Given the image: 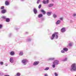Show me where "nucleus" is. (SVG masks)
I'll list each match as a JSON object with an SVG mask.
<instances>
[{"mask_svg":"<svg viewBox=\"0 0 76 76\" xmlns=\"http://www.w3.org/2000/svg\"><path fill=\"white\" fill-rule=\"evenodd\" d=\"M58 33H54V34H53L52 35V36L50 37V39L51 40H53L55 38V36H56V39H58Z\"/></svg>","mask_w":76,"mask_h":76,"instance_id":"f257e3e1","label":"nucleus"},{"mask_svg":"<svg viewBox=\"0 0 76 76\" xmlns=\"http://www.w3.org/2000/svg\"><path fill=\"white\" fill-rule=\"evenodd\" d=\"M70 70L71 72L76 71V64H73L71 65Z\"/></svg>","mask_w":76,"mask_h":76,"instance_id":"f03ea898","label":"nucleus"},{"mask_svg":"<svg viewBox=\"0 0 76 76\" xmlns=\"http://www.w3.org/2000/svg\"><path fill=\"white\" fill-rule=\"evenodd\" d=\"M28 62V60L26 59H23L22 60V63L24 64V65H26V63Z\"/></svg>","mask_w":76,"mask_h":76,"instance_id":"7ed1b4c3","label":"nucleus"},{"mask_svg":"<svg viewBox=\"0 0 76 76\" xmlns=\"http://www.w3.org/2000/svg\"><path fill=\"white\" fill-rule=\"evenodd\" d=\"M53 64L55 65H58L59 64V61L58 60H55L53 61Z\"/></svg>","mask_w":76,"mask_h":76,"instance_id":"20e7f679","label":"nucleus"},{"mask_svg":"<svg viewBox=\"0 0 76 76\" xmlns=\"http://www.w3.org/2000/svg\"><path fill=\"white\" fill-rule=\"evenodd\" d=\"M67 58L65 56H64L63 59H62V61H67Z\"/></svg>","mask_w":76,"mask_h":76,"instance_id":"39448f33","label":"nucleus"},{"mask_svg":"<svg viewBox=\"0 0 76 76\" xmlns=\"http://www.w3.org/2000/svg\"><path fill=\"white\" fill-rule=\"evenodd\" d=\"M43 3L45 4H48V3H49V0H46V1L45 0H44L43 1Z\"/></svg>","mask_w":76,"mask_h":76,"instance_id":"423d86ee","label":"nucleus"},{"mask_svg":"<svg viewBox=\"0 0 76 76\" xmlns=\"http://www.w3.org/2000/svg\"><path fill=\"white\" fill-rule=\"evenodd\" d=\"M61 31L62 33H64L65 32H66V28L64 27L61 29Z\"/></svg>","mask_w":76,"mask_h":76,"instance_id":"0eeeda50","label":"nucleus"},{"mask_svg":"<svg viewBox=\"0 0 76 76\" xmlns=\"http://www.w3.org/2000/svg\"><path fill=\"white\" fill-rule=\"evenodd\" d=\"M39 63V61H35L34 62L33 65L34 66H36V65H38Z\"/></svg>","mask_w":76,"mask_h":76,"instance_id":"6e6552de","label":"nucleus"},{"mask_svg":"<svg viewBox=\"0 0 76 76\" xmlns=\"http://www.w3.org/2000/svg\"><path fill=\"white\" fill-rule=\"evenodd\" d=\"M10 63H13L14 61H13V58L12 57L10 58Z\"/></svg>","mask_w":76,"mask_h":76,"instance_id":"1a4fd4ad","label":"nucleus"},{"mask_svg":"<svg viewBox=\"0 0 76 76\" xmlns=\"http://www.w3.org/2000/svg\"><path fill=\"white\" fill-rule=\"evenodd\" d=\"M6 12H7V11L6 10H3L1 11V13H2L3 14H4V13H6Z\"/></svg>","mask_w":76,"mask_h":76,"instance_id":"9d476101","label":"nucleus"},{"mask_svg":"<svg viewBox=\"0 0 76 76\" xmlns=\"http://www.w3.org/2000/svg\"><path fill=\"white\" fill-rule=\"evenodd\" d=\"M33 11L34 14H37V10L36 8L34 9Z\"/></svg>","mask_w":76,"mask_h":76,"instance_id":"9b49d317","label":"nucleus"},{"mask_svg":"<svg viewBox=\"0 0 76 76\" xmlns=\"http://www.w3.org/2000/svg\"><path fill=\"white\" fill-rule=\"evenodd\" d=\"M54 6V4H50L48 5V7H51Z\"/></svg>","mask_w":76,"mask_h":76,"instance_id":"f8f14e48","label":"nucleus"},{"mask_svg":"<svg viewBox=\"0 0 76 76\" xmlns=\"http://www.w3.org/2000/svg\"><path fill=\"white\" fill-rule=\"evenodd\" d=\"M53 18L56 19L57 17V15L56 14H53Z\"/></svg>","mask_w":76,"mask_h":76,"instance_id":"ddd939ff","label":"nucleus"},{"mask_svg":"<svg viewBox=\"0 0 76 76\" xmlns=\"http://www.w3.org/2000/svg\"><path fill=\"white\" fill-rule=\"evenodd\" d=\"M10 18H7L6 19V21L7 22H10Z\"/></svg>","mask_w":76,"mask_h":76,"instance_id":"4468645a","label":"nucleus"},{"mask_svg":"<svg viewBox=\"0 0 76 76\" xmlns=\"http://www.w3.org/2000/svg\"><path fill=\"white\" fill-rule=\"evenodd\" d=\"M61 22V21L60 20H58L56 22V25H58V24H60V23Z\"/></svg>","mask_w":76,"mask_h":76,"instance_id":"2eb2a0df","label":"nucleus"},{"mask_svg":"<svg viewBox=\"0 0 76 76\" xmlns=\"http://www.w3.org/2000/svg\"><path fill=\"white\" fill-rule=\"evenodd\" d=\"M63 50L64 51H65L66 52H67L68 51V49L66 48H64Z\"/></svg>","mask_w":76,"mask_h":76,"instance_id":"dca6fc26","label":"nucleus"},{"mask_svg":"<svg viewBox=\"0 0 76 76\" xmlns=\"http://www.w3.org/2000/svg\"><path fill=\"white\" fill-rule=\"evenodd\" d=\"M10 54L11 56H14L15 55V52L13 51H11Z\"/></svg>","mask_w":76,"mask_h":76,"instance_id":"f3484780","label":"nucleus"},{"mask_svg":"<svg viewBox=\"0 0 76 76\" xmlns=\"http://www.w3.org/2000/svg\"><path fill=\"white\" fill-rule=\"evenodd\" d=\"M5 4L6 6H8V5H9V2L8 1H6L5 2Z\"/></svg>","mask_w":76,"mask_h":76,"instance_id":"a211bd4d","label":"nucleus"},{"mask_svg":"<svg viewBox=\"0 0 76 76\" xmlns=\"http://www.w3.org/2000/svg\"><path fill=\"white\" fill-rule=\"evenodd\" d=\"M42 16H43V15H42V14H40L38 15L39 18H42Z\"/></svg>","mask_w":76,"mask_h":76,"instance_id":"6ab92c4d","label":"nucleus"},{"mask_svg":"<svg viewBox=\"0 0 76 76\" xmlns=\"http://www.w3.org/2000/svg\"><path fill=\"white\" fill-rule=\"evenodd\" d=\"M41 12L43 13V15H45V11H44L43 10H41Z\"/></svg>","mask_w":76,"mask_h":76,"instance_id":"aec40b11","label":"nucleus"},{"mask_svg":"<svg viewBox=\"0 0 76 76\" xmlns=\"http://www.w3.org/2000/svg\"><path fill=\"white\" fill-rule=\"evenodd\" d=\"M51 12H48L47 13V14L48 15V16H51Z\"/></svg>","mask_w":76,"mask_h":76,"instance_id":"412c9836","label":"nucleus"},{"mask_svg":"<svg viewBox=\"0 0 76 76\" xmlns=\"http://www.w3.org/2000/svg\"><path fill=\"white\" fill-rule=\"evenodd\" d=\"M48 60H54V58H50L48 59Z\"/></svg>","mask_w":76,"mask_h":76,"instance_id":"4be33fe9","label":"nucleus"},{"mask_svg":"<svg viewBox=\"0 0 76 76\" xmlns=\"http://www.w3.org/2000/svg\"><path fill=\"white\" fill-rule=\"evenodd\" d=\"M2 19H6V16H2L1 17Z\"/></svg>","mask_w":76,"mask_h":76,"instance_id":"5701e85b","label":"nucleus"},{"mask_svg":"<svg viewBox=\"0 0 76 76\" xmlns=\"http://www.w3.org/2000/svg\"><path fill=\"white\" fill-rule=\"evenodd\" d=\"M23 52H20L19 53V55H20V56H22V55H23Z\"/></svg>","mask_w":76,"mask_h":76,"instance_id":"b1692460","label":"nucleus"},{"mask_svg":"<svg viewBox=\"0 0 76 76\" xmlns=\"http://www.w3.org/2000/svg\"><path fill=\"white\" fill-rule=\"evenodd\" d=\"M20 74L19 73H17L16 75L17 76H20Z\"/></svg>","mask_w":76,"mask_h":76,"instance_id":"393cba45","label":"nucleus"},{"mask_svg":"<svg viewBox=\"0 0 76 76\" xmlns=\"http://www.w3.org/2000/svg\"><path fill=\"white\" fill-rule=\"evenodd\" d=\"M49 68L48 67H46L45 69V70H48L49 69Z\"/></svg>","mask_w":76,"mask_h":76,"instance_id":"a878e982","label":"nucleus"},{"mask_svg":"<svg viewBox=\"0 0 76 76\" xmlns=\"http://www.w3.org/2000/svg\"><path fill=\"white\" fill-rule=\"evenodd\" d=\"M4 64V63L3 62H0V64H1V65H3Z\"/></svg>","mask_w":76,"mask_h":76,"instance_id":"bb28decb","label":"nucleus"},{"mask_svg":"<svg viewBox=\"0 0 76 76\" xmlns=\"http://www.w3.org/2000/svg\"><path fill=\"white\" fill-rule=\"evenodd\" d=\"M3 28V25L0 24V29H2Z\"/></svg>","mask_w":76,"mask_h":76,"instance_id":"cd10ccee","label":"nucleus"},{"mask_svg":"<svg viewBox=\"0 0 76 76\" xmlns=\"http://www.w3.org/2000/svg\"><path fill=\"white\" fill-rule=\"evenodd\" d=\"M4 6H2L1 7V10H3V9H4Z\"/></svg>","mask_w":76,"mask_h":76,"instance_id":"c85d7f7f","label":"nucleus"},{"mask_svg":"<svg viewBox=\"0 0 76 76\" xmlns=\"http://www.w3.org/2000/svg\"><path fill=\"white\" fill-rule=\"evenodd\" d=\"M61 52L62 53H65V52L64 51V50H61Z\"/></svg>","mask_w":76,"mask_h":76,"instance_id":"c756f323","label":"nucleus"},{"mask_svg":"<svg viewBox=\"0 0 76 76\" xmlns=\"http://www.w3.org/2000/svg\"><path fill=\"white\" fill-rule=\"evenodd\" d=\"M56 65L55 64H53L52 65V67L53 68H54L56 67Z\"/></svg>","mask_w":76,"mask_h":76,"instance_id":"7c9ffc66","label":"nucleus"},{"mask_svg":"<svg viewBox=\"0 0 76 76\" xmlns=\"http://www.w3.org/2000/svg\"><path fill=\"white\" fill-rule=\"evenodd\" d=\"M41 6H42L41 5V4L39 5L38 7L39 9H40L41 7Z\"/></svg>","mask_w":76,"mask_h":76,"instance_id":"2f4dec72","label":"nucleus"},{"mask_svg":"<svg viewBox=\"0 0 76 76\" xmlns=\"http://www.w3.org/2000/svg\"><path fill=\"white\" fill-rule=\"evenodd\" d=\"M55 76H58V74L56 72H55Z\"/></svg>","mask_w":76,"mask_h":76,"instance_id":"473e14b6","label":"nucleus"},{"mask_svg":"<svg viewBox=\"0 0 76 76\" xmlns=\"http://www.w3.org/2000/svg\"><path fill=\"white\" fill-rule=\"evenodd\" d=\"M39 1H40L39 0H37V4H39Z\"/></svg>","mask_w":76,"mask_h":76,"instance_id":"72a5a7b5","label":"nucleus"},{"mask_svg":"<svg viewBox=\"0 0 76 76\" xmlns=\"http://www.w3.org/2000/svg\"><path fill=\"white\" fill-rule=\"evenodd\" d=\"M73 16H76V13H74L73 15Z\"/></svg>","mask_w":76,"mask_h":76,"instance_id":"f704fd0d","label":"nucleus"},{"mask_svg":"<svg viewBox=\"0 0 76 76\" xmlns=\"http://www.w3.org/2000/svg\"><path fill=\"white\" fill-rule=\"evenodd\" d=\"M59 19L61 20H63V18H59Z\"/></svg>","mask_w":76,"mask_h":76,"instance_id":"c9c22d12","label":"nucleus"},{"mask_svg":"<svg viewBox=\"0 0 76 76\" xmlns=\"http://www.w3.org/2000/svg\"><path fill=\"white\" fill-rule=\"evenodd\" d=\"M12 35V34L10 33V34H9V37H11Z\"/></svg>","mask_w":76,"mask_h":76,"instance_id":"e433bc0d","label":"nucleus"},{"mask_svg":"<svg viewBox=\"0 0 76 76\" xmlns=\"http://www.w3.org/2000/svg\"><path fill=\"white\" fill-rule=\"evenodd\" d=\"M69 46H72V44L71 43H70L69 44Z\"/></svg>","mask_w":76,"mask_h":76,"instance_id":"4c0bfd02","label":"nucleus"},{"mask_svg":"<svg viewBox=\"0 0 76 76\" xmlns=\"http://www.w3.org/2000/svg\"><path fill=\"white\" fill-rule=\"evenodd\" d=\"M45 76H48V74H46L45 75Z\"/></svg>","mask_w":76,"mask_h":76,"instance_id":"58836bf2","label":"nucleus"},{"mask_svg":"<svg viewBox=\"0 0 76 76\" xmlns=\"http://www.w3.org/2000/svg\"><path fill=\"white\" fill-rule=\"evenodd\" d=\"M28 41H31V39H29L28 40Z\"/></svg>","mask_w":76,"mask_h":76,"instance_id":"ea45409f","label":"nucleus"},{"mask_svg":"<svg viewBox=\"0 0 76 76\" xmlns=\"http://www.w3.org/2000/svg\"><path fill=\"white\" fill-rule=\"evenodd\" d=\"M73 22V21H72V20H70V23H72V22Z\"/></svg>","mask_w":76,"mask_h":76,"instance_id":"a19ab883","label":"nucleus"},{"mask_svg":"<svg viewBox=\"0 0 76 76\" xmlns=\"http://www.w3.org/2000/svg\"><path fill=\"white\" fill-rule=\"evenodd\" d=\"M21 1H24V0H20Z\"/></svg>","mask_w":76,"mask_h":76,"instance_id":"79ce46f5","label":"nucleus"},{"mask_svg":"<svg viewBox=\"0 0 76 76\" xmlns=\"http://www.w3.org/2000/svg\"><path fill=\"white\" fill-rule=\"evenodd\" d=\"M1 73H2V72L0 73V75H1Z\"/></svg>","mask_w":76,"mask_h":76,"instance_id":"37998d69","label":"nucleus"},{"mask_svg":"<svg viewBox=\"0 0 76 76\" xmlns=\"http://www.w3.org/2000/svg\"><path fill=\"white\" fill-rule=\"evenodd\" d=\"M8 65L7 64V65H6L5 66H7Z\"/></svg>","mask_w":76,"mask_h":76,"instance_id":"c03bdc74","label":"nucleus"},{"mask_svg":"<svg viewBox=\"0 0 76 76\" xmlns=\"http://www.w3.org/2000/svg\"><path fill=\"white\" fill-rule=\"evenodd\" d=\"M15 29H16V30H17V29H17V28H15Z\"/></svg>","mask_w":76,"mask_h":76,"instance_id":"a18cd8bd","label":"nucleus"},{"mask_svg":"<svg viewBox=\"0 0 76 76\" xmlns=\"http://www.w3.org/2000/svg\"><path fill=\"white\" fill-rule=\"evenodd\" d=\"M52 0V1H54V0Z\"/></svg>","mask_w":76,"mask_h":76,"instance_id":"49530a36","label":"nucleus"},{"mask_svg":"<svg viewBox=\"0 0 76 76\" xmlns=\"http://www.w3.org/2000/svg\"><path fill=\"white\" fill-rule=\"evenodd\" d=\"M43 20H44V19H43Z\"/></svg>","mask_w":76,"mask_h":76,"instance_id":"de8ad7c7","label":"nucleus"},{"mask_svg":"<svg viewBox=\"0 0 76 76\" xmlns=\"http://www.w3.org/2000/svg\"><path fill=\"white\" fill-rule=\"evenodd\" d=\"M75 76H76V75Z\"/></svg>","mask_w":76,"mask_h":76,"instance_id":"09e8293b","label":"nucleus"}]
</instances>
